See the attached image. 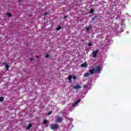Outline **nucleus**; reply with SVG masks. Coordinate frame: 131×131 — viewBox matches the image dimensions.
Masks as SVG:
<instances>
[{"mask_svg":"<svg viewBox=\"0 0 131 131\" xmlns=\"http://www.w3.org/2000/svg\"><path fill=\"white\" fill-rule=\"evenodd\" d=\"M47 15H48V13H45L44 14V16H47Z\"/></svg>","mask_w":131,"mask_h":131,"instance_id":"26","label":"nucleus"},{"mask_svg":"<svg viewBox=\"0 0 131 131\" xmlns=\"http://www.w3.org/2000/svg\"><path fill=\"white\" fill-rule=\"evenodd\" d=\"M95 19H96V17H93L92 18V21H94V20H95Z\"/></svg>","mask_w":131,"mask_h":131,"instance_id":"22","label":"nucleus"},{"mask_svg":"<svg viewBox=\"0 0 131 131\" xmlns=\"http://www.w3.org/2000/svg\"><path fill=\"white\" fill-rule=\"evenodd\" d=\"M36 58L37 59H39V56H36Z\"/></svg>","mask_w":131,"mask_h":131,"instance_id":"24","label":"nucleus"},{"mask_svg":"<svg viewBox=\"0 0 131 131\" xmlns=\"http://www.w3.org/2000/svg\"><path fill=\"white\" fill-rule=\"evenodd\" d=\"M89 72L91 74H93L94 72H99V73H101V68L99 66H96L92 69L89 70Z\"/></svg>","mask_w":131,"mask_h":131,"instance_id":"1","label":"nucleus"},{"mask_svg":"<svg viewBox=\"0 0 131 131\" xmlns=\"http://www.w3.org/2000/svg\"><path fill=\"white\" fill-rule=\"evenodd\" d=\"M64 18H66V16H64Z\"/></svg>","mask_w":131,"mask_h":131,"instance_id":"30","label":"nucleus"},{"mask_svg":"<svg viewBox=\"0 0 131 131\" xmlns=\"http://www.w3.org/2000/svg\"><path fill=\"white\" fill-rule=\"evenodd\" d=\"M31 126H32V124H31L27 125V126H26L27 129H28V130L30 129V128L31 127Z\"/></svg>","mask_w":131,"mask_h":131,"instance_id":"7","label":"nucleus"},{"mask_svg":"<svg viewBox=\"0 0 131 131\" xmlns=\"http://www.w3.org/2000/svg\"><path fill=\"white\" fill-rule=\"evenodd\" d=\"M80 101H81V99L78 100L75 103L73 104V106H75V105H76V104H78V103L80 102Z\"/></svg>","mask_w":131,"mask_h":131,"instance_id":"11","label":"nucleus"},{"mask_svg":"<svg viewBox=\"0 0 131 131\" xmlns=\"http://www.w3.org/2000/svg\"><path fill=\"white\" fill-rule=\"evenodd\" d=\"M68 79L69 80V82L71 83L72 82V81L71 80V79H72V76H71V75H70L68 77Z\"/></svg>","mask_w":131,"mask_h":131,"instance_id":"9","label":"nucleus"},{"mask_svg":"<svg viewBox=\"0 0 131 131\" xmlns=\"http://www.w3.org/2000/svg\"><path fill=\"white\" fill-rule=\"evenodd\" d=\"M99 53V50H97L96 51H93V56L94 58H96L97 57V54Z\"/></svg>","mask_w":131,"mask_h":131,"instance_id":"4","label":"nucleus"},{"mask_svg":"<svg viewBox=\"0 0 131 131\" xmlns=\"http://www.w3.org/2000/svg\"><path fill=\"white\" fill-rule=\"evenodd\" d=\"M81 40V41H84V40H83V39H82Z\"/></svg>","mask_w":131,"mask_h":131,"instance_id":"29","label":"nucleus"},{"mask_svg":"<svg viewBox=\"0 0 131 131\" xmlns=\"http://www.w3.org/2000/svg\"><path fill=\"white\" fill-rule=\"evenodd\" d=\"M81 86L78 84L76 85L73 87V89H74L75 90H79V89H81Z\"/></svg>","mask_w":131,"mask_h":131,"instance_id":"5","label":"nucleus"},{"mask_svg":"<svg viewBox=\"0 0 131 131\" xmlns=\"http://www.w3.org/2000/svg\"><path fill=\"white\" fill-rule=\"evenodd\" d=\"M81 67L84 68L85 67H88V64L86 63H84L81 64Z\"/></svg>","mask_w":131,"mask_h":131,"instance_id":"10","label":"nucleus"},{"mask_svg":"<svg viewBox=\"0 0 131 131\" xmlns=\"http://www.w3.org/2000/svg\"><path fill=\"white\" fill-rule=\"evenodd\" d=\"M33 59L32 58H30V61H33Z\"/></svg>","mask_w":131,"mask_h":131,"instance_id":"27","label":"nucleus"},{"mask_svg":"<svg viewBox=\"0 0 131 131\" xmlns=\"http://www.w3.org/2000/svg\"><path fill=\"white\" fill-rule=\"evenodd\" d=\"M51 113H52L51 112H49L48 113V115H50V114H51Z\"/></svg>","mask_w":131,"mask_h":131,"instance_id":"23","label":"nucleus"},{"mask_svg":"<svg viewBox=\"0 0 131 131\" xmlns=\"http://www.w3.org/2000/svg\"><path fill=\"white\" fill-rule=\"evenodd\" d=\"M73 79L74 80H76V79H77V77L75 75L73 76Z\"/></svg>","mask_w":131,"mask_h":131,"instance_id":"15","label":"nucleus"},{"mask_svg":"<svg viewBox=\"0 0 131 131\" xmlns=\"http://www.w3.org/2000/svg\"><path fill=\"white\" fill-rule=\"evenodd\" d=\"M45 57H46V58H49V57H50V56L49 55V54H47L45 55Z\"/></svg>","mask_w":131,"mask_h":131,"instance_id":"19","label":"nucleus"},{"mask_svg":"<svg viewBox=\"0 0 131 131\" xmlns=\"http://www.w3.org/2000/svg\"><path fill=\"white\" fill-rule=\"evenodd\" d=\"M47 122H48V121H47V120H44L43 121V124H47Z\"/></svg>","mask_w":131,"mask_h":131,"instance_id":"17","label":"nucleus"},{"mask_svg":"<svg viewBox=\"0 0 131 131\" xmlns=\"http://www.w3.org/2000/svg\"><path fill=\"white\" fill-rule=\"evenodd\" d=\"M97 17H99V14H96L95 17V18H97Z\"/></svg>","mask_w":131,"mask_h":131,"instance_id":"21","label":"nucleus"},{"mask_svg":"<svg viewBox=\"0 0 131 131\" xmlns=\"http://www.w3.org/2000/svg\"><path fill=\"white\" fill-rule=\"evenodd\" d=\"M58 127L59 125L58 124H52L50 125V128H51V129H58Z\"/></svg>","mask_w":131,"mask_h":131,"instance_id":"2","label":"nucleus"},{"mask_svg":"<svg viewBox=\"0 0 131 131\" xmlns=\"http://www.w3.org/2000/svg\"><path fill=\"white\" fill-rule=\"evenodd\" d=\"M6 16L7 17H8V18H11V16H12V14L10 13H7L6 14Z\"/></svg>","mask_w":131,"mask_h":131,"instance_id":"13","label":"nucleus"},{"mask_svg":"<svg viewBox=\"0 0 131 131\" xmlns=\"http://www.w3.org/2000/svg\"><path fill=\"white\" fill-rule=\"evenodd\" d=\"M66 18H67V16H66Z\"/></svg>","mask_w":131,"mask_h":131,"instance_id":"31","label":"nucleus"},{"mask_svg":"<svg viewBox=\"0 0 131 131\" xmlns=\"http://www.w3.org/2000/svg\"><path fill=\"white\" fill-rule=\"evenodd\" d=\"M94 12H95V10H94V9H91L89 11V13L93 14Z\"/></svg>","mask_w":131,"mask_h":131,"instance_id":"12","label":"nucleus"},{"mask_svg":"<svg viewBox=\"0 0 131 131\" xmlns=\"http://www.w3.org/2000/svg\"><path fill=\"white\" fill-rule=\"evenodd\" d=\"M92 43H91V42H89V43H88V46H89V47H91V46H92Z\"/></svg>","mask_w":131,"mask_h":131,"instance_id":"20","label":"nucleus"},{"mask_svg":"<svg viewBox=\"0 0 131 131\" xmlns=\"http://www.w3.org/2000/svg\"><path fill=\"white\" fill-rule=\"evenodd\" d=\"M61 29H62V27H61L60 26H59L56 29L57 30H61Z\"/></svg>","mask_w":131,"mask_h":131,"instance_id":"16","label":"nucleus"},{"mask_svg":"<svg viewBox=\"0 0 131 131\" xmlns=\"http://www.w3.org/2000/svg\"><path fill=\"white\" fill-rule=\"evenodd\" d=\"M3 65H5V68L6 69V71L9 70V65H8L7 62H3Z\"/></svg>","mask_w":131,"mask_h":131,"instance_id":"6","label":"nucleus"},{"mask_svg":"<svg viewBox=\"0 0 131 131\" xmlns=\"http://www.w3.org/2000/svg\"><path fill=\"white\" fill-rule=\"evenodd\" d=\"M91 75V74L90 73H85L84 74L83 77H88V76H90Z\"/></svg>","mask_w":131,"mask_h":131,"instance_id":"8","label":"nucleus"},{"mask_svg":"<svg viewBox=\"0 0 131 131\" xmlns=\"http://www.w3.org/2000/svg\"><path fill=\"white\" fill-rule=\"evenodd\" d=\"M84 88H88V85H83Z\"/></svg>","mask_w":131,"mask_h":131,"instance_id":"25","label":"nucleus"},{"mask_svg":"<svg viewBox=\"0 0 131 131\" xmlns=\"http://www.w3.org/2000/svg\"><path fill=\"white\" fill-rule=\"evenodd\" d=\"M63 120V118L61 117H56V122H61Z\"/></svg>","mask_w":131,"mask_h":131,"instance_id":"3","label":"nucleus"},{"mask_svg":"<svg viewBox=\"0 0 131 131\" xmlns=\"http://www.w3.org/2000/svg\"><path fill=\"white\" fill-rule=\"evenodd\" d=\"M67 120H69V118H66Z\"/></svg>","mask_w":131,"mask_h":131,"instance_id":"28","label":"nucleus"},{"mask_svg":"<svg viewBox=\"0 0 131 131\" xmlns=\"http://www.w3.org/2000/svg\"><path fill=\"white\" fill-rule=\"evenodd\" d=\"M91 28H92V26H90L86 28V31H89V30H90V29H91Z\"/></svg>","mask_w":131,"mask_h":131,"instance_id":"14","label":"nucleus"},{"mask_svg":"<svg viewBox=\"0 0 131 131\" xmlns=\"http://www.w3.org/2000/svg\"><path fill=\"white\" fill-rule=\"evenodd\" d=\"M2 101H4V97H0V101L2 102Z\"/></svg>","mask_w":131,"mask_h":131,"instance_id":"18","label":"nucleus"}]
</instances>
